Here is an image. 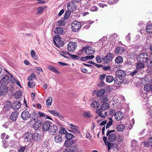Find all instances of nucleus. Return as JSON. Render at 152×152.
<instances>
[{
    "label": "nucleus",
    "instance_id": "f257e3e1",
    "mask_svg": "<svg viewBox=\"0 0 152 152\" xmlns=\"http://www.w3.org/2000/svg\"><path fill=\"white\" fill-rule=\"evenodd\" d=\"M84 51L85 52L86 55H88L94 53L95 52V50L91 47H85L79 52L78 54L79 55L82 54L83 53Z\"/></svg>",
    "mask_w": 152,
    "mask_h": 152
},
{
    "label": "nucleus",
    "instance_id": "f03ea898",
    "mask_svg": "<svg viewBox=\"0 0 152 152\" xmlns=\"http://www.w3.org/2000/svg\"><path fill=\"white\" fill-rule=\"evenodd\" d=\"M61 38L59 35H56L54 36L53 39L54 44L57 47L59 48L62 46L64 44L63 41L61 40Z\"/></svg>",
    "mask_w": 152,
    "mask_h": 152
},
{
    "label": "nucleus",
    "instance_id": "7ed1b4c3",
    "mask_svg": "<svg viewBox=\"0 0 152 152\" xmlns=\"http://www.w3.org/2000/svg\"><path fill=\"white\" fill-rule=\"evenodd\" d=\"M81 24L79 21H73L71 24V29L73 32L78 31L81 27Z\"/></svg>",
    "mask_w": 152,
    "mask_h": 152
},
{
    "label": "nucleus",
    "instance_id": "20e7f679",
    "mask_svg": "<svg viewBox=\"0 0 152 152\" xmlns=\"http://www.w3.org/2000/svg\"><path fill=\"white\" fill-rule=\"evenodd\" d=\"M115 132V130H108L107 131L106 135L107 136H108V140L109 141L112 142L115 140L116 137L114 133Z\"/></svg>",
    "mask_w": 152,
    "mask_h": 152
},
{
    "label": "nucleus",
    "instance_id": "39448f33",
    "mask_svg": "<svg viewBox=\"0 0 152 152\" xmlns=\"http://www.w3.org/2000/svg\"><path fill=\"white\" fill-rule=\"evenodd\" d=\"M148 58V55L146 53H142L140 54L137 58L139 61L146 62Z\"/></svg>",
    "mask_w": 152,
    "mask_h": 152
},
{
    "label": "nucleus",
    "instance_id": "423d86ee",
    "mask_svg": "<svg viewBox=\"0 0 152 152\" xmlns=\"http://www.w3.org/2000/svg\"><path fill=\"white\" fill-rule=\"evenodd\" d=\"M69 126L71 129L69 130V132L75 134H79L80 133L78 127L72 124H70Z\"/></svg>",
    "mask_w": 152,
    "mask_h": 152
},
{
    "label": "nucleus",
    "instance_id": "0eeeda50",
    "mask_svg": "<svg viewBox=\"0 0 152 152\" xmlns=\"http://www.w3.org/2000/svg\"><path fill=\"white\" fill-rule=\"evenodd\" d=\"M10 77L6 75H5L4 77L1 79L0 81V84L1 86H7L10 82Z\"/></svg>",
    "mask_w": 152,
    "mask_h": 152
},
{
    "label": "nucleus",
    "instance_id": "6e6552de",
    "mask_svg": "<svg viewBox=\"0 0 152 152\" xmlns=\"http://www.w3.org/2000/svg\"><path fill=\"white\" fill-rule=\"evenodd\" d=\"M67 7L68 10L72 12L75 11L77 7L76 5L73 2H69Z\"/></svg>",
    "mask_w": 152,
    "mask_h": 152
},
{
    "label": "nucleus",
    "instance_id": "1a4fd4ad",
    "mask_svg": "<svg viewBox=\"0 0 152 152\" xmlns=\"http://www.w3.org/2000/svg\"><path fill=\"white\" fill-rule=\"evenodd\" d=\"M50 126V124L49 122L46 121L42 124V129L44 131H47L49 130Z\"/></svg>",
    "mask_w": 152,
    "mask_h": 152
},
{
    "label": "nucleus",
    "instance_id": "9d476101",
    "mask_svg": "<svg viewBox=\"0 0 152 152\" xmlns=\"http://www.w3.org/2000/svg\"><path fill=\"white\" fill-rule=\"evenodd\" d=\"M21 117L23 120L26 121L30 117V115L27 110H25L22 112Z\"/></svg>",
    "mask_w": 152,
    "mask_h": 152
},
{
    "label": "nucleus",
    "instance_id": "9b49d317",
    "mask_svg": "<svg viewBox=\"0 0 152 152\" xmlns=\"http://www.w3.org/2000/svg\"><path fill=\"white\" fill-rule=\"evenodd\" d=\"M77 48V44L75 42H70L68 45V49L69 51H74Z\"/></svg>",
    "mask_w": 152,
    "mask_h": 152
},
{
    "label": "nucleus",
    "instance_id": "f8f14e48",
    "mask_svg": "<svg viewBox=\"0 0 152 152\" xmlns=\"http://www.w3.org/2000/svg\"><path fill=\"white\" fill-rule=\"evenodd\" d=\"M8 91V88L7 86H0V95H5Z\"/></svg>",
    "mask_w": 152,
    "mask_h": 152
},
{
    "label": "nucleus",
    "instance_id": "ddd939ff",
    "mask_svg": "<svg viewBox=\"0 0 152 152\" xmlns=\"http://www.w3.org/2000/svg\"><path fill=\"white\" fill-rule=\"evenodd\" d=\"M113 56V54L112 53L107 54L104 57V61L106 63H108L112 60Z\"/></svg>",
    "mask_w": 152,
    "mask_h": 152
},
{
    "label": "nucleus",
    "instance_id": "4468645a",
    "mask_svg": "<svg viewBox=\"0 0 152 152\" xmlns=\"http://www.w3.org/2000/svg\"><path fill=\"white\" fill-rule=\"evenodd\" d=\"M21 106L20 102L18 101H16L12 104L11 107L14 110L16 111L20 108Z\"/></svg>",
    "mask_w": 152,
    "mask_h": 152
},
{
    "label": "nucleus",
    "instance_id": "2eb2a0df",
    "mask_svg": "<svg viewBox=\"0 0 152 152\" xmlns=\"http://www.w3.org/2000/svg\"><path fill=\"white\" fill-rule=\"evenodd\" d=\"M58 130L57 126L56 125H53L50 126L49 130V132L51 134L54 135L58 132Z\"/></svg>",
    "mask_w": 152,
    "mask_h": 152
},
{
    "label": "nucleus",
    "instance_id": "dca6fc26",
    "mask_svg": "<svg viewBox=\"0 0 152 152\" xmlns=\"http://www.w3.org/2000/svg\"><path fill=\"white\" fill-rule=\"evenodd\" d=\"M115 75L118 77H120L121 79L123 78V77L126 75V73L125 71L122 70H118L115 73Z\"/></svg>",
    "mask_w": 152,
    "mask_h": 152
},
{
    "label": "nucleus",
    "instance_id": "f3484780",
    "mask_svg": "<svg viewBox=\"0 0 152 152\" xmlns=\"http://www.w3.org/2000/svg\"><path fill=\"white\" fill-rule=\"evenodd\" d=\"M124 114L121 111H118L116 112L115 115V118L117 121H119L122 119L124 117Z\"/></svg>",
    "mask_w": 152,
    "mask_h": 152
},
{
    "label": "nucleus",
    "instance_id": "a211bd4d",
    "mask_svg": "<svg viewBox=\"0 0 152 152\" xmlns=\"http://www.w3.org/2000/svg\"><path fill=\"white\" fill-rule=\"evenodd\" d=\"M34 134L31 132H28L25 134V139H27V141L28 142L31 141V140L33 138Z\"/></svg>",
    "mask_w": 152,
    "mask_h": 152
},
{
    "label": "nucleus",
    "instance_id": "6ab92c4d",
    "mask_svg": "<svg viewBox=\"0 0 152 152\" xmlns=\"http://www.w3.org/2000/svg\"><path fill=\"white\" fill-rule=\"evenodd\" d=\"M124 52V48L118 46L117 47L115 50L114 53L116 54H121Z\"/></svg>",
    "mask_w": 152,
    "mask_h": 152
},
{
    "label": "nucleus",
    "instance_id": "aec40b11",
    "mask_svg": "<svg viewBox=\"0 0 152 152\" xmlns=\"http://www.w3.org/2000/svg\"><path fill=\"white\" fill-rule=\"evenodd\" d=\"M19 113L17 111L13 112L10 116V119L13 121H16L18 117Z\"/></svg>",
    "mask_w": 152,
    "mask_h": 152
},
{
    "label": "nucleus",
    "instance_id": "412c9836",
    "mask_svg": "<svg viewBox=\"0 0 152 152\" xmlns=\"http://www.w3.org/2000/svg\"><path fill=\"white\" fill-rule=\"evenodd\" d=\"M42 121L40 120L36 121L33 125V128L35 130L39 129L41 127Z\"/></svg>",
    "mask_w": 152,
    "mask_h": 152
},
{
    "label": "nucleus",
    "instance_id": "4be33fe9",
    "mask_svg": "<svg viewBox=\"0 0 152 152\" xmlns=\"http://www.w3.org/2000/svg\"><path fill=\"white\" fill-rule=\"evenodd\" d=\"M114 80V83L117 85H120L124 83L123 78L121 79L120 77H115Z\"/></svg>",
    "mask_w": 152,
    "mask_h": 152
},
{
    "label": "nucleus",
    "instance_id": "5701e85b",
    "mask_svg": "<svg viewBox=\"0 0 152 152\" xmlns=\"http://www.w3.org/2000/svg\"><path fill=\"white\" fill-rule=\"evenodd\" d=\"M55 141L58 143H61L62 141V138L61 135H57L55 136L54 139Z\"/></svg>",
    "mask_w": 152,
    "mask_h": 152
},
{
    "label": "nucleus",
    "instance_id": "b1692460",
    "mask_svg": "<svg viewBox=\"0 0 152 152\" xmlns=\"http://www.w3.org/2000/svg\"><path fill=\"white\" fill-rule=\"evenodd\" d=\"M74 142L72 140H66L64 144L66 147L68 148L70 147Z\"/></svg>",
    "mask_w": 152,
    "mask_h": 152
},
{
    "label": "nucleus",
    "instance_id": "393cba45",
    "mask_svg": "<svg viewBox=\"0 0 152 152\" xmlns=\"http://www.w3.org/2000/svg\"><path fill=\"white\" fill-rule=\"evenodd\" d=\"M109 107V104L107 103H104L100 106V108L102 110H108Z\"/></svg>",
    "mask_w": 152,
    "mask_h": 152
},
{
    "label": "nucleus",
    "instance_id": "a878e982",
    "mask_svg": "<svg viewBox=\"0 0 152 152\" xmlns=\"http://www.w3.org/2000/svg\"><path fill=\"white\" fill-rule=\"evenodd\" d=\"M151 82L145 84L144 87V90L146 91L149 92L151 91Z\"/></svg>",
    "mask_w": 152,
    "mask_h": 152
},
{
    "label": "nucleus",
    "instance_id": "bb28decb",
    "mask_svg": "<svg viewBox=\"0 0 152 152\" xmlns=\"http://www.w3.org/2000/svg\"><path fill=\"white\" fill-rule=\"evenodd\" d=\"M63 32V29L60 27H58L56 28L55 33L56 34H61Z\"/></svg>",
    "mask_w": 152,
    "mask_h": 152
},
{
    "label": "nucleus",
    "instance_id": "cd10ccee",
    "mask_svg": "<svg viewBox=\"0 0 152 152\" xmlns=\"http://www.w3.org/2000/svg\"><path fill=\"white\" fill-rule=\"evenodd\" d=\"M105 90L103 89H99L97 93V96L98 97H100L105 93Z\"/></svg>",
    "mask_w": 152,
    "mask_h": 152
},
{
    "label": "nucleus",
    "instance_id": "c85d7f7f",
    "mask_svg": "<svg viewBox=\"0 0 152 152\" xmlns=\"http://www.w3.org/2000/svg\"><path fill=\"white\" fill-rule=\"evenodd\" d=\"M48 67L50 70L56 73H60L59 71L55 69L54 67L51 65H48Z\"/></svg>",
    "mask_w": 152,
    "mask_h": 152
},
{
    "label": "nucleus",
    "instance_id": "c756f323",
    "mask_svg": "<svg viewBox=\"0 0 152 152\" xmlns=\"http://www.w3.org/2000/svg\"><path fill=\"white\" fill-rule=\"evenodd\" d=\"M100 105L99 102L98 101H95L92 102L91 104V107L94 108H98Z\"/></svg>",
    "mask_w": 152,
    "mask_h": 152
},
{
    "label": "nucleus",
    "instance_id": "7c9ffc66",
    "mask_svg": "<svg viewBox=\"0 0 152 152\" xmlns=\"http://www.w3.org/2000/svg\"><path fill=\"white\" fill-rule=\"evenodd\" d=\"M145 66L143 63L140 62L136 65V69L137 70H140V69L144 68Z\"/></svg>",
    "mask_w": 152,
    "mask_h": 152
},
{
    "label": "nucleus",
    "instance_id": "2f4dec72",
    "mask_svg": "<svg viewBox=\"0 0 152 152\" xmlns=\"http://www.w3.org/2000/svg\"><path fill=\"white\" fill-rule=\"evenodd\" d=\"M125 126L122 124L117 125L116 129L117 130L118 132H121L123 131L125 129Z\"/></svg>",
    "mask_w": 152,
    "mask_h": 152
},
{
    "label": "nucleus",
    "instance_id": "473e14b6",
    "mask_svg": "<svg viewBox=\"0 0 152 152\" xmlns=\"http://www.w3.org/2000/svg\"><path fill=\"white\" fill-rule=\"evenodd\" d=\"M79 147L76 145H73L71 147V151L72 152H78Z\"/></svg>",
    "mask_w": 152,
    "mask_h": 152
},
{
    "label": "nucleus",
    "instance_id": "72a5a7b5",
    "mask_svg": "<svg viewBox=\"0 0 152 152\" xmlns=\"http://www.w3.org/2000/svg\"><path fill=\"white\" fill-rule=\"evenodd\" d=\"M11 106L10 102H7L4 106V107L3 108V110H5V111H8L9 110L10 108V106Z\"/></svg>",
    "mask_w": 152,
    "mask_h": 152
},
{
    "label": "nucleus",
    "instance_id": "f704fd0d",
    "mask_svg": "<svg viewBox=\"0 0 152 152\" xmlns=\"http://www.w3.org/2000/svg\"><path fill=\"white\" fill-rule=\"evenodd\" d=\"M52 102V98L51 97H49L47 99L46 103L47 106L49 107L51 105Z\"/></svg>",
    "mask_w": 152,
    "mask_h": 152
},
{
    "label": "nucleus",
    "instance_id": "c9c22d12",
    "mask_svg": "<svg viewBox=\"0 0 152 152\" xmlns=\"http://www.w3.org/2000/svg\"><path fill=\"white\" fill-rule=\"evenodd\" d=\"M115 61L116 63L119 64L121 63L123 61V59L121 56H118L117 57L115 60Z\"/></svg>",
    "mask_w": 152,
    "mask_h": 152
},
{
    "label": "nucleus",
    "instance_id": "e433bc0d",
    "mask_svg": "<svg viewBox=\"0 0 152 152\" xmlns=\"http://www.w3.org/2000/svg\"><path fill=\"white\" fill-rule=\"evenodd\" d=\"M139 47H136V48H134V47L131 48L130 50L132 51V54L134 56L136 55L138 53L137 49Z\"/></svg>",
    "mask_w": 152,
    "mask_h": 152
},
{
    "label": "nucleus",
    "instance_id": "4c0bfd02",
    "mask_svg": "<svg viewBox=\"0 0 152 152\" xmlns=\"http://www.w3.org/2000/svg\"><path fill=\"white\" fill-rule=\"evenodd\" d=\"M114 80L113 77L111 75H108L106 77V81L109 83L112 82Z\"/></svg>",
    "mask_w": 152,
    "mask_h": 152
},
{
    "label": "nucleus",
    "instance_id": "58836bf2",
    "mask_svg": "<svg viewBox=\"0 0 152 152\" xmlns=\"http://www.w3.org/2000/svg\"><path fill=\"white\" fill-rule=\"evenodd\" d=\"M33 139L36 141L39 140L41 139L40 135L38 133L35 134Z\"/></svg>",
    "mask_w": 152,
    "mask_h": 152
},
{
    "label": "nucleus",
    "instance_id": "ea45409f",
    "mask_svg": "<svg viewBox=\"0 0 152 152\" xmlns=\"http://www.w3.org/2000/svg\"><path fill=\"white\" fill-rule=\"evenodd\" d=\"M146 31L148 33H152V25H148L146 28Z\"/></svg>",
    "mask_w": 152,
    "mask_h": 152
},
{
    "label": "nucleus",
    "instance_id": "a19ab883",
    "mask_svg": "<svg viewBox=\"0 0 152 152\" xmlns=\"http://www.w3.org/2000/svg\"><path fill=\"white\" fill-rule=\"evenodd\" d=\"M65 137L67 139V140H69L74 138V135L70 133H67L66 134Z\"/></svg>",
    "mask_w": 152,
    "mask_h": 152
},
{
    "label": "nucleus",
    "instance_id": "79ce46f5",
    "mask_svg": "<svg viewBox=\"0 0 152 152\" xmlns=\"http://www.w3.org/2000/svg\"><path fill=\"white\" fill-rule=\"evenodd\" d=\"M131 145L134 149H136V147L138 146V143L135 140H133L132 141Z\"/></svg>",
    "mask_w": 152,
    "mask_h": 152
},
{
    "label": "nucleus",
    "instance_id": "37998d69",
    "mask_svg": "<svg viewBox=\"0 0 152 152\" xmlns=\"http://www.w3.org/2000/svg\"><path fill=\"white\" fill-rule=\"evenodd\" d=\"M96 60L97 63H99L104 61V58L101 57L99 56H97L96 57Z\"/></svg>",
    "mask_w": 152,
    "mask_h": 152
},
{
    "label": "nucleus",
    "instance_id": "c03bdc74",
    "mask_svg": "<svg viewBox=\"0 0 152 152\" xmlns=\"http://www.w3.org/2000/svg\"><path fill=\"white\" fill-rule=\"evenodd\" d=\"M83 116L87 118H90L92 117L91 113L89 112H85L83 113Z\"/></svg>",
    "mask_w": 152,
    "mask_h": 152
},
{
    "label": "nucleus",
    "instance_id": "a18cd8bd",
    "mask_svg": "<svg viewBox=\"0 0 152 152\" xmlns=\"http://www.w3.org/2000/svg\"><path fill=\"white\" fill-rule=\"evenodd\" d=\"M108 99L107 97L106 96H104L100 98V101L101 103H105Z\"/></svg>",
    "mask_w": 152,
    "mask_h": 152
},
{
    "label": "nucleus",
    "instance_id": "49530a36",
    "mask_svg": "<svg viewBox=\"0 0 152 152\" xmlns=\"http://www.w3.org/2000/svg\"><path fill=\"white\" fill-rule=\"evenodd\" d=\"M38 117L39 114L38 113H36L34 112H33L32 118L33 119L34 121L36 119H37Z\"/></svg>",
    "mask_w": 152,
    "mask_h": 152
},
{
    "label": "nucleus",
    "instance_id": "de8ad7c7",
    "mask_svg": "<svg viewBox=\"0 0 152 152\" xmlns=\"http://www.w3.org/2000/svg\"><path fill=\"white\" fill-rule=\"evenodd\" d=\"M70 12H69L68 10L66 11L63 18L64 19L66 20L68 18V17L71 14Z\"/></svg>",
    "mask_w": 152,
    "mask_h": 152
},
{
    "label": "nucleus",
    "instance_id": "09e8293b",
    "mask_svg": "<svg viewBox=\"0 0 152 152\" xmlns=\"http://www.w3.org/2000/svg\"><path fill=\"white\" fill-rule=\"evenodd\" d=\"M96 113L100 117L102 118H104L105 117V115L102 113V111L101 110L99 109L96 111Z\"/></svg>",
    "mask_w": 152,
    "mask_h": 152
},
{
    "label": "nucleus",
    "instance_id": "8fccbe9b",
    "mask_svg": "<svg viewBox=\"0 0 152 152\" xmlns=\"http://www.w3.org/2000/svg\"><path fill=\"white\" fill-rule=\"evenodd\" d=\"M36 77V75L32 73L28 77V80L29 81H31L32 80L33 78H35Z\"/></svg>",
    "mask_w": 152,
    "mask_h": 152
},
{
    "label": "nucleus",
    "instance_id": "3c124183",
    "mask_svg": "<svg viewBox=\"0 0 152 152\" xmlns=\"http://www.w3.org/2000/svg\"><path fill=\"white\" fill-rule=\"evenodd\" d=\"M36 53L35 51L33 50H32L31 52V55L32 58L34 59H37V57L35 55Z\"/></svg>",
    "mask_w": 152,
    "mask_h": 152
},
{
    "label": "nucleus",
    "instance_id": "603ef678",
    "mask_svg": "<svg viewBox=\"0 0 152 152\" xmlns=\"http://www.w3.org/2000/svg\"><path fill=\"white\" fill-rule=\"evenodd\" d=\"M109 119L110 121H109V122L107 123L106 125V128L107 129H108L110 126L113 124V121L112 119V118H109Z\"/></svg>",
    "mask_w": 152,
    "mask_h": 152
},
{
    "label": "nucleus",
    "instance_id": "864d4df0",
    "mask_svg": "<svg viewBox=\"0 0 152 152\" xmlns=\"http://www.w3.org/2000/svg\"><path fill=\"white\" fill-rule=\"evenodd\" d=\"M106 145L107 146L108 150L109 151L111 148L114 145V144L113 143H110L107 141V143Z\"/></svg>",
    "mask_w": 152,
    "mask_h": 152
},
{
    "label": "nucleus",
    "instance_id": "5fc2aeb1",
    "mask_svg": "<svg viewBox=\"0 0 152 152\" xmlns=\"http://www.w3.org/2000/svg\"><path fill=\"white\" fill-rule=\"evenodd\" d=\"M147 64V66L149 67L152 66V59H150L149 58L146 62Z\"/></svg>",
    "mask_w": 152,
    "mask_h": 152
},
{
    "label": "nucleus",
    "instance_id": "6e6d98bb",
    "mask_svg": "<svg viewBox=\"0 0 152 152\" xmlns=\"http://www.w3.org/2000/svg\"><path fill=\"white\" fill-rule=\"evenodd\" d=\"M3 142L4 143L2 145L3 147L6 148L9 146V144H8V142L7 141L3 140Z\"/></svg>",
    "mask_w": 152,
    "mask_h": 152
},
{
    "label": "nucleus",
    "instance_id": "4d7b16f0",
    "mask_svg": "<svg viewBox=\"0 0 152 152\" xmlns=\"http://www.w3.org/2000/svg\"><path fill=\"white\" fill-rule=\"evenodd\" d=\"M35 85V83L33 82H28V86L30 88H33Z\"/></svg>",
    "mask_w": 152,
    "mask_h": 152
},
{
    "label": "nucleus",
    "instance_id": "13d9d810",
    "mask_svg": "<svg viewBox=\"0 0 152 152\" xmlns=\"http://www.w3.org/2000/svg\"><path fill=\"white\" fill-rule=\"evenodd\" d=\"M48 111L50 113L54 115L55 116H56L58 112H56V110H49Z\"/></svg>",
    "mask_w": 152,
    "mask_h": 152
},
{
    "label": "nucleus",
    "instance_id": "bf43d9fd",
    "mask_svg": "<svg viewBox=\"0 0 152 152\" xmlns=\"http://www.w3.org/2000/svg\"><path fill=\"white\" fill-rule=\"evenodd\" d=\"M66 132V129L64 128H61L59 131V132L61 134H65Z\"/></svg>",
    "mask_w": 152,
    "mask_h": 152
},
{
    "label": "nucleus",
    "instance_id": "052dcab7",
    "mask_svg": "<svg viewBox=\"0 0 152 152\" xmlns=\"http://www.w3.org/2000/svg\"><path fill=\"white\" fill-rule=\"evenodd\" d=\"M106 77V75L105 74H102L100 75L99 77L100 81L103 80Z\"/></svg>",
    "mask_w": 152,
    "mask_h": 152
},
{
    "label": "nucleus",
    "instance_id": "680f3d73",
    "mask_svg": "<svg viewBox=\"0 0 152 152\" xmlns=\"http://www.w3.org/2000/svg\"><path fill=\"white\" fill-rule=\"evenodd\" d=\"M70 57L73 59L78 60L80 58L79 56L75 55H70Z\"/></svg>",
    "mask_w": 152,
    "mask_h": 152
},
{
    "label": "nucleus",
    "instance_id": "e2e57ef3",
    "mask_svg": "<svg viewBox=\"0 0 152 152\" xmlns=\"http://www.w3.org/2000/svg\"><path fill=\"white\" fill-rule=\"evenodd\" d=\"M59 26H62L65 24V22L64 20L58 21L57 22Z\"/></svg>",
    "mask_w": 152,
    "mask_h": 152
},
{
    "label": "nucleus",
    "instance_id": "0e129e2a",
    "mask_svg": "<svg viewBox=\"0 0 152 152\" xmlns=\"http://www.w3.org/2000/svg\"><path fill=\"white\" fill-rule=\"evenodd\" d=\"M60 55L61 56H63L66 58H69V57L66 56L67 53H66L64 51H61L60 52Z\"/></svg>",
    "mask_w": 152,
    "mask_h": 152
},
{
    "label": "nucleus",
    "instance_id": "69168bd1",
    "mask_svg": "<svg viewBox=\"0 0 152 152\" xmlns=\"http://www.w3.org/2000/svg\"><path fill=\"white\" fill-rule=\"evenodd\" d=\"M26 146H22L20 147L18 150V152H23L26 149Z\"/></svg>",
    "mask_w": 152,
    "mask_h": 152
},
{
    "label": "nucleus",
    "instance_id": "338daca9",
    "mask_svg": "<svg viewBox=\"0 0 152 152\" xmlns=\"http://www.w3.org/2000/svg\"><path fill=\"white\" fill-rule=\"evenodd\" d=\"M115 113L116 112L114 110H110L108 114L112 116L113 115H115Z\"/></svg>",
    "mask_w": 152,
    "mask_h": 152
},
{
    "label": "nucleus",
    "instance_id": "774afa93",
    "mask_svg": "<svg viewBox=\"0 0 152 152\" xmlns=\"http://www.w3.org/2000/svg\"><path fill=\"white\" fill-rule=\"evenodd\" d=\"M43 7H41L38 8L37 10H38V13H41L42 12L43 10Z\"/></svg>",
    "mask_w": 152,
    "mask_h": 152
}]
</instances>
